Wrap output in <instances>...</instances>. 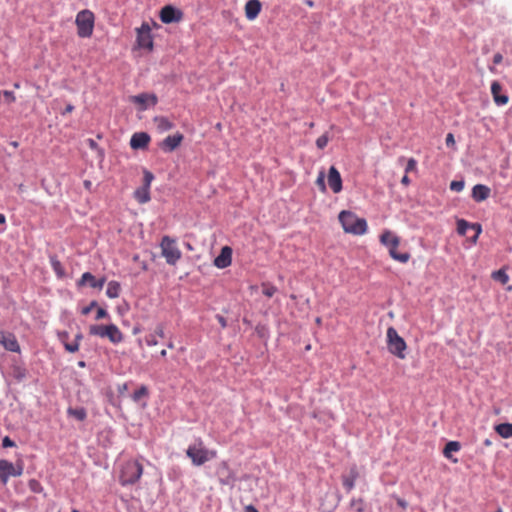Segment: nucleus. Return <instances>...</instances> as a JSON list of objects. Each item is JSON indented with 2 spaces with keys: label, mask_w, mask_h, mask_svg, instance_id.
Here are the masks:
<instances>
[{
  "label": "nucleus",
  "mask_w": 512,
  "mask_h": 512,
  "mask_svg": "<svg viewBox=\"0 0 512 512\" xmlns=\"http://www.w3.org/2000/svg\"><path fill=\"white\" fill-rule=\"evenodd\" d=\"M231 260H232V258H214L213 264L217 268L223 269V268H226L231 265V263H232Z\"/></svg>",
  "instance_id": "33"
},
{
  "label": "nucleus",
  "mask_w": 512,
  "mask_h": 512,
  "mask_svg": "<svg viewBox=\"0 0 512 512\" xmlns=\"http://www.w3.org/2000/svg\"><path fill=\"white\" fill-rule=\"evenodd\" d=\"M503 60V56L500 53H496L493 57V63L494 64H500Z\"/></svg>",
  "instance_id": "48"
},
{
  "label": "nucleus",
  "mask_w": 512,
  "mask_h": 512,
  "mask_svg": "<svg viewBox=\"0 0 512 512\" xmlns=\"http://www.w3.org/2000/svg\"><path fill=\"white\" fill-rule=\"evenodd\" d=\"M144 174V184H143V187H147L148 189H150V185L154 179V175L148 171V170H144L143 172Z\"/></svg>",
  "instance_id": "36"
},
{
  "label": "nucleus",
  "mask_w": 512,
  "mask_h": 512,
  "mask_svg": "<svg viewBox=\"0 0 512 512\" xmlns=\"http://www.w3.org/2000/svg\"><path fill=\"white\" fill-rule=\"evenodd\" d=\"M182 141L183 135L181 133L169 135L163 140L162 148L166 151L172 152L181 144Z\"/></svg>",
  "instance_id": "18"
},
{
  "label": "nucleus",
  "mask_w": 512,
  "mask_h": 512,
  "mask_svg": "<svg viewBox=\"0 0 512 512\" xmlns=\"http://www.w3.org/2000/svg\"><path fill=\"white\" fill-rule=\"evenodd\" d=\"M96 304H97V303H96L95 301H92V302L90 303V305H88V306H86V307H84V308L82 309V314H83V315H87V314H89V313H90V311L92 310V308L96 306Z\"/></svg>",
  "instance_id": "47"
},
{
  "label": "nucleus",
  "mask_w": 512,
  "mask_h": 512,
  "mask_svg": "<svg viewBox=\"0 0 512 512\" xmlns=\"http://www.w3.org/2000/svg\"><path fill=\"white\" fill-rule=\"evenodd\" d=\"M106 279L101 277L96 279L90 272H85L79 281L80 285L89 284L90 287L96 289H102L105 284Z\"/></svg>",
  "instance_id": "16"
},
{
  "label": "nucleus",
  "mask_w": 512,
  "mask_h": 512,
  "mask_svg": "<svg viewBox=\"0 0 512 512\" xmlns=\"http://www.w3.org/2000/svg\"><path fill=\"white\" fill-rule=\"evenodd\" d=\"M81 339H82V334H80V333H79V334H77V335L75 336V341H78V342H79Z\"/></svg>",
  "instance_id": "60"
},
{
  "label": "nucleus",
  "mask_w": 512,
  "mask_h": 512,
  "mask_svg": "<svg viewBox=\"0 0 512 512\" xmlns=\"http://www.w3.org/2000/svg\"><path fill=\"white\" fill-rule=\"evenodd\" d=\"M162 256H180L181 252L177 248V241L170 236H164L160 243Z\"/></svg>",
  "instance_id": "11"
},
{
  "label": "nucleus",
  "mask_w": 512,
  "mask_h": 512,
  "mask_svg": "<svg viewBox=\"0 0 512 512\" xmlns=\"http://www.w3.org/2000/svg\"><path fill=\"white\" fill-rule=\"evenodd\" d=\"M154 123L160 132H165L173 127V123L164 116H157L154 118Z\"/></svg>",
  "instance_id": "23"
},
{
  "label": "nucleus",
  "mask_w": 512,
  "mask_h": 512,
  "mask_svg": "<svg viewBox=\"0 0 512 512\" xmlns=\"http://www.w3.org/2000/svg\"><path fill=\"white\" fill-rule=\"evenodd\" d=\"M316 185L318 186L319 190L323 193L326 192V185H325V173L323 170H321L318 174V177L316 179Z\"/></svg>",
  "instance_id": "34"
},
{
  "label": "nucleus",
  "mask_w": 512,
  "mask_h": 512,
  "mask_svg": "<svg viewBox=\"0 0 512 512\" xmlns=\"http://www.w3.org/2000/svg\"><path fill=\"white\" fill-rule=\"evenodd\" d=\"M74 110V106L72 104H68L63 112V114L65 113H71L72 111Z\"/></svg>",
  "instance_id": "55"
},
{
  "label": "nucleus",
  "mask_w": 512,
  "mask_h": 512,
  "mask_svg": "<svg viewBox=\"0 0 512 512\" xmlns=\"http://www.w3.org/2000/svg\"><path fill=\"white\" fill-rule=\"evenodd\" d=\"M416 167H417V162L414 158H410L407 162V165H406V168H405V172L406 174L408 172H411V171H414L416 170Z\"/></svg>",
  "instance_id": "40"
},
{
  "label": "nucleus",
  "mask_w": 512,
  "mask_h": 512,
  "mask_svg": "<svg viewBox=\"0 0 512 512\" xmlns=\"http://www.w3.org/2000/svg\"><path fill=\"white\" fill-rule=\"evenodd\" d=\"M52 266L58 276L61 277L64 275L63 269L61 268L60 262L58 260H55L54 258H52Z\"/></svg>",
  "instance_id": "41"
},
{
  "label": "nucleus",
  "mask_w": 512,
  "mask_h": 512,
  "mask_svg": "<svg viewBox=\"0 0 512 512\" xmlns=\"http://www.w3.org/2000/svg\"><path fill=\"white\" fill-rule=\"evenodd\" d=\"M143 474V466L136 460L126 461L120 469L119 482L122 486L133 485Z\"/></svg>",
  "instance_id": "3"
},
{
  "label": "nucleus",
  "mask_w": 512,
  "mask_h": 512,
  "mask_svg": "<svg viewBox=\"0 0 512 512\" xmlns=\"http://www.w3.org/2000/svg\"><path fill=\"white\" fill-rule=\"evenodd\" d=\"M108 317V312L104 308H98L96 313V320Z\"/></svg>",
  "instance_id": "44"
},
{
  "label": "nucleus",
  "mask_w": 512,
  "mask_h": 512,
  "mask_svg": "<svg viewBox=\"0 0 512 512\" xmlns=\"http://www.w3.org/2000/svg\"><path fill=\"white\" fill-rule=\"evenodd\" d=\"M327 181L333 193L338 194L342 191V178L336 167L331 166L329 168Z\"/></svg>",
  "instance_id": "12"
},
{
  "label": "nucleus",
  "mask_w": 512,
  "mask_h": 512,
  "mask_svg": "<svg viewBox=\"0 0 512 512\" xmlns=\"http://www.w3.org/2000/svg\"><path fill=\"white\" fill-rule=\"evenodd\" d=\"M216 319L218 320L221 327L225 328L227 326L226 319L222 315H217Z\"/></svg>",
  "instance_id": "49"
},
{
  "label": "nucleus",
  "mask_w": 512,
  "mask_h": 512,
  "mask_svg": "<svg viewBox=\"0 0 512 512\" xmlns=\"http://www.w3.org/2000/svg\"><path fill=\"white\" fill-rule=\"evenodd\" d=\"M484 444H485L486 446H490V445L492 444V442H491L489 439H486V440L484 441Z\"/></svg>",
  "instance_id": "61"
},
{
  "label": "nucleus",
  "mask_w": 512,
  "mask_h": 512,
  "mask_svg": "<svg viewBox=\"0 0 512 512\" xmlns=\"http://www.w3.org/2000/svg\"><path fill=\"white\" fill-rule=\"evenodd\" d=\"M502 86L498 81H493L491 84V93L494 99V102L497 105H506L508 103V96L505 94H501Z\"/></svg>",
  "instance_id": "17"
},
{
  "label": "nucleus",
  "mask_w": 512,
  "mask_h": 512,
  "mask_svg": "<svg viewBox=\"0 0 512 512\" xmlns=\"http://www.w3.org/2000/svg\"><path fill=\"white\" fill-rule=\"evenodd\" d=\"M23 473L22 465H14L12 462L1 459L0 460V480L5 485L10 477H18Z\"/></svg>",
  "instance_id": "7"
},
{
  "label": "nucleus",
  "mask_w": 512,
  "mask_h": 512,
  "mask_svg": "<svg viewBox=\"0 0 512 512\" xmlns=\"http://www.w3.org/2000/svg\"><path fill=\"white\" fill-rule=\"evenodd\" d=\"M232 255V248L229 246H224L221 249V253L219 256H231Z\"/></svg>",
  "instance_id": "46"
},
{
  "label": "nucleus",
  "mask_w": 512,
  "mask_h": 512,
  "mask_svg": "<svg viewBox=\"0 0 512 512\" xmlns=\"http://www.w3.org/2000/svg\"><path fill=\"white\" fill-rule=\"evenodd\" d=\"M262 10L260 0H248L244 6L245 17L249 21L255 20Z\"/></svg>",
  "instance_id": "13"
},
{
  "label": "nucleus",
  "mask_w": 512,
  "mask_h": 512,
  "mask_svg": "<svg viewBox=\"0 0 512 512\" xmlns=\"http://www.w3.org/2000/svg\"><path fill=\"white\" fill-rule=\"evenodd\" d=\"M396 260H399L402 263H406L409 258H395Z\"/></svg>",
  "instance_id": "59"
},
{
  "label": "nucleus",
  "mask_w": 512,
  "mask_h": 512,
  "mask_svg": "<svg viewBox=\"0 0 512 512\" xmlns=\"http://www.w3.org/2000/svg\"><path fill=\"white\" fill-rule=\"evenodd\" d=\"M148 395V389L146 386L142 385L140 386L136 391H134L132 395V399L135 402L140 401L143 397H146Z\"/></svg>",
  "instance_id": "32"
},
{
  "label": "nucleus",
  "mask_w": 512,
  "mask_h": 512,
  "mask_svg": "<svg viewBox=\"0 0 512 512\" xmlns=\"http://www.w3.org/2000/svg\"><path fill=\"white\" fill-rule=\"evenodd\" d=\"M95 16L92 11L85 9L76 15L77 34L81 38H89L93 34Z\"/></svg>",
  "instance_id": "4"
},
{
  "label": "nucleus",
  "mask_w": 512,
  "mask_h": 512,
  "mask_svg": "<svg viewBox=\"0 0 512 512\" xmlns=\"http://www.w3.org/2000/svg\"><path fill=\"white\" fill-rule=\"evenodd\" d=\"M276 292V288L270 285L263 286V294L267 297H272Z\"/></svg>",
  "instance_id": "39"
},
{
  "label": "nucleus",
  "mask_w": 512,
  "mask_h": 512,
  "mask_svg": "<svg viewBox=\"0 0 512 512\" xmlns=\"http://www.w3.org/2000/svg\"><path fill=\"white\" fill-rule=\"evenodd\" d=\"M120 284L116 281H110L107 285L106 295L111 298H117L120 294Z\"/></svg>",
  "instance_id": "27"
},
{
  "label": "nucleus",
  "mask_w": 512,
  "mask_h": 512,
  "mask_svg": "<svg viewBox=\"0 0 512 512\" xmlns=\"http://www.w3.org/2000/svg\"><path fill=\"white\" fill-rule=\"evenodd\" d=\"M308 6L312 7L314 4H313V1L309 0L306 2Z\"/></svg>",
  "instance_id": "63"
},
{
  "label": "nucleus",
  "mask_w": 512,
  "mask_h": 512,
  "mask_svg": "<svg viewBox=\"0 0 512 512\" xmlns=\"http://www.w3.org/2000/svg\"><path fill=\"white\" fill-rule=\"evenodd\" d=\"M186 455L191 459L193 465L201 466L216 457V451L205 447L202 440L188 446Z\"/></svg>",
  "instance_id": "1"
},
{
  "label": "nucleus",
  "mask_w": 512,
  "mask_h": 512,
  "mask_svg": "<svg viewBox=\"0 0 512 512\" xmlns=\"http://www.w3.org/2000/svg\"><path fill=\"white\" fill-rule=\"evenodd\" d=\"M64 346H65V349L68 351V352H71V353H74V352H77L79 350V344H78V341H74V342H71V343H64Z\"/></svg>",
  "instance_id": "38"
},
{
  "label": "nucleus",
  "mask_w": 512,
  "mask_h": 512,
  "mask_svg": "<svg viewBox=\"0 0 512 512\" xmlns=\"http://www.w3.org/2000/svg\"><path fill=\"white\" fill-rule=\"evenodd\" d=\"M464 188V182L463 181H452L450 183V189L455 192H461Z\"/></svg>",
  "instance_id": "37"
},
{
  "label": "nucleus",
  "mask_w": 512,
  "mask_h": 512,
  "mask_svg": "<svg viewBox=\"0 0 512 512\" xmlns=\"http://www.w3.org/2000/svg\"><path fill=\"white\" fill-rule=\"evenodd\" d=\"M491 277L493 278V280L501 283V284H506L509 280V276L507 275L505 269H499L497 271H494L491 275Z\"/></svg>",
  "instance_id": "31"
},
{
  "label": "nucleus",
  "mask_w": 512,
  "mask_h": 512,
  "mask_svg": "<svg viewBox=\"0 0 512 512\" xmlns=\"http://www.w3.org/2000/svg\"><path fill=\"white\" fill-rule=\"evenodd\" d=\"M495 431L505 439L512 438V423H501L495 427Z\"/></svg>",
  "instance_id": "26"
},
{
  "label": "nucleus",
  "mask_w": 512,
  "mask_h": 512,
  "mask_svg": "<svg viewBox=\"0 0 512 512\" xmlns=\"http://www.w3.org/2000/svg\"><path fill=\"white\" fill-rule=\"evenodd\" d=\"M147 344L149 346H155L158 344V341L154 337H151V338L147 339Z\"/></svg>",
  "instance_id": "51"
},
{
  "label": "nucleus",
  "mask_w": 512,
  "mask_h": 512,
  "mask_svg": "<svg viewBox=\"0 0 512 512\" xmlns=\"http://www.w3.org/2000/svg\"><path fill=\"white\" fill-rule=\"evenodd\" d=\"M339 221L345 232L354 235H362L367 230V222L350 211H342L339 214Z\"/></svg>",
  "instance_id": "2"
},
{
  "label": "nucleus",
  "mask_w": 512,
  "mask_h": 512,
  "mask_svg": "<svg viewBox=\"0 0 512 512\" xmlns=\"http://www.w3.org/2000/svg\"><path fill=\"white\" fill-rule=\"evenodd\" d=\"M137 46L141 49H146L149 52L154 48L153 37L151 34V27L147 22H143L142 25L136 29Z\"/></svg>",
  "instance_id": "6"
},
{
  "label": "nucleus",
  "mask_w": 512,
  "mask_h": 512,
  "mask_svg": "<svg viewBox=\"0 0 512 512\" xmlns=\"http://www.w3.org/2000/svg\"><path fill=\"white\" fill-rule=\"evenodd\" d=\"M108 325H92L89 328V333L94 336L105 338Z\"/></svg>",
  "instance_id": "29"
},
{
  "label": "nucleus",
  "mask_w": 512,
  "mask_h": 512,
  "mask_svg": "<svg viewBox=\"0 0 512 512\" xmlns=\"http://www.w3.org/2000/svg\"><path fill=\"white\" fill-rule=\"evenodd\" d=\"M445 141H446L447 146H451V147L455 146V139H454V135L452 133L447 134Z\"/></svg>",
  "instance_id": "45"
},
{
  "label": "nucleus",
  "mask_w": 512,
  "mask_h": 512,
  "mask_svg": "<svg viewBox=\"0 0 512 512\" xmlns=\"http://www.w3.org/2000/svg\"><path fill=\"white\" fill-rule=\"evenodd\" d=\"M78 365H79L80 367H84V366H85V362H84V361H80V362L78 363Z\"/></svg>",
  "instance_id": "64"
},
{
  "label": "nucleus",
  "mask_w": 512,
  "mask_h": 512,
  "mask_svg": "<svg viewBox=\"0 0 512 512\" xmlns=\"http://www.w3.org/2000/svg\"><path fill=\"white\" fill-rule=\"evenodd\" d=\"M0 345L11 352H20V345L14 334L0 330Z\"/></svg>",
  "instance_id": "10"
},
{
  "label": "nucleus",
  "mask_w": 512,
  "mask_h": 512,
  "mask_svg": "<svg viewBox=\"0 0 512 512\" xmlns=\"http://www.w3.org/2000/svg\"><path fill=\"white\" fill-rule=\"evenodd\" d=\"M155 333L158 336H160L161 338H163L164 337V328H163V326H161V325L157 326L156 329H155Z\"/></svg>",
  "instance_id": "50"
},
{
  "label": "nucleus",
  "mask_w": 512,
  "mask_h": 512,
  "mask_svg": "<svg viewBox=\"0 0 512 512\" xmlns=\"http://www.w3.org/2000/svg\"><path fill=\"white\" fill-rule=\"evenodd\" d=\"M134 198L140 203L144 204L150 201V189L147 187H139L134 192Z\"/></svg>",
  "instance_id": "24"
},
{
  "label": "nucleus",
  "mask_w": 512,
  "mask_h": 512,
  "mask_svg": "<svg viewBox=\"0 0 512 512\" xmlns=\"http://www.w3.org/2000/svg\"><path fill=\"white\" fill-rule=\"evenodd\" d=\"M130 101L141 106V110H145L148 104L155 105L157 97L154 94L142 93L130 97Z\"/></svg>",
  "instance_id": "14"
},
{
  "label": "nucleus",
  "mask_w": 512,
  "mask_h": 512,
  "mask_svg": "<svg viewBox=\"0 0 512 512\" xmlns=\"http://www.w3.org/2000/svg\"><path fill=\"white\" fill-rule=\"evenodd\" d=\"M460 450V444L457 441H450L446 444L444 448V456L448 459H451V453L457 452Z\"/></svg>",
  "instance_id": "30"
},
{
  "label": "nucleus",
  "mask_w": 512,
  "mask_h": 512,
  "mask_svg": "<svg viewBox=\"0 0 512 512\" xmlns=\"http://www.w3.org/2000/svg\"><path fill=\"white\" fill-rule=\"evenodd\" d=\"M59 338L60 340L63 342V343H66V339L68 338V333L67 332H62L59 334Z\"/></svg>",
  "instance_id": "53"
},
{
  "label": "nucleus",
  "mask_w": 512,
  "mask_h": 512,
  "mask_svg": "<svg viewBox=\"0 0 512 512\" xmlns=\"http://www.w3.org/2000/svg\"><path fill=\"white\" fill-rule=\"evenodd\" d=\"M150 142V136L145 132L134 133L130 139L133 149H145Z\"/></svg>",
  "instance_id": "15"
},
{
  "label": "nucleus",
  "mask_w": 512,
  "mask_h": 512,
  "mask_svg": "<svg viewBox=\"0 0 512 512\" xmlns=\"http://www.w3.org/2000/svg\"><path fill=\"white\" fill-rule=\"evenodd\" d=\"M105 338H108L113 344H118L123 340V334L115 324H109Z\"/></svg>",
  "instance_id": "21"
},
{
  "label": "nucleus",
  "mask_w": 512,
  "mask_h": 512,
  "mask_svg": "<svg viewBox=\"0 0 512 512\" xmlns=\"http://www.w3.org/2000/svg\"><path fill=\"white\" fill-rule=\"evenodd\" d=\"M166 259H167L168 264H170V265H175L178 260V258H166Z\"/></svg>",
  "instance_id": "56"
},
{
  "label": "nucleus",
  "mask_w": 512,
  "mask_h": 512,
  "mask_svg": "<svg viewBox=\"0 0 512 512\" xmlns=\"http://www.w3.org/2000/svg\"><path fill=\"white\" fill-rule=\"evenodd\" d=\"M166 355H167L166 350H162V351L160 352V356H161V357H165Z\"/></svg>",
  "instance_id": "62"
},
{
  "label": "nucleus",
  "mask_w": 512,
  "mask_h": 512,
  "mask_svg": "<svg viewBox=\"0 0 512 512\" xmlns=\"http://www.w3.org/2000/svg\"><path fill=\"white\" fill-rule=\"evenodd\" d=\"M246 512H259L256 508H254L253 506H248L246 508Z\"/></svg>",
  "instance_id": "57"
},
{
  "label": "nucleus",
  "mask_w": 512,
  "mask_h": 512,
  "mask_svg": "<svg viewBox=\"0 0 512 512\" xmlns=\"http://www.w3.org/2000/svg\"><path fill=\"white\" fill-rule=\"evenodd\" d=\"M381 243L388 247L390 256H408L407 254H397L396 250L399 245V238L390 231H385L380 237Z\"/></svg>",
  "instance_id": "9"
},
{
  "label": "nucleus",
  "mask_w": 512,
  "mask_h": 512,
  "mask_svg": "<svg viewBox=\"0 0 512 512\" xmlns=\"http://www.w3.org/2000/svg\"><path fill=\"white\" fill-rule=\"evenodd\" d=\"M25 377V371L24 370H19L16 374V378L18 380H22L23 378Z\"/></svg>",
  "instance_id": "54"
},
{
  "label": "nucleus",
  "mask_w": 512,
  "mask_h": 512,
  "mask_svg": "<svg viewBox=\"0 0 512 512\" xmlns=\"http://www.w3.org/2000/svg\"><path fill=\"white\" fill-rule=\"evenodd\" d=\"M67 413L69 416L74 417L78 421L85 420L87 413L84 408H68Z\"/></svg>",
  "instance_id": "28"
},
{
  "label": "nucleus",
  "mask_w": 512,
  "mask_h": 512,
  "mask_svg": "<svg viewBox=\"0 0 512 512\" xmlns=\"http://www.w3.org/2000/svg\"><path fill=\"white\" fill-rule=\"evenodd\" d=\"M1 93H2V95L5 97V99H6L9 103H12V102H14V101L16 100V98H15V96H14V93H13V92H11V91H7V90H5V91H3V92H1Z\"/></svg>",
  "instance_id": "42"
},
{
  "label": "nucleus",
  "mask_w": 512,
  "mask_h": 512,
  "mask_svg": "<svg viewBox=\"0 0 512 512\" xmlns=\"http://www.w3.org/2000/svg\"><path fill=\"white\" fill-rule=\"evenodd\" d=\"M401 183L405 186L409 185L410 184V179L407 175H404L401 179Z\"/></svg>",
  "instance_id": "52"
},
{
  "label": "nucleus",
  "mask_w": 512,
  "mask_h": 512,
  "mask_svg": "<svg viewBox=\"0 0 512 512\" xmlns=\"http://www.w3.org/2000/svg\"><path fill=\"white\" fill-rule=\"evenodd\" d=\"M489 194L490 188L482 184H477L472 189V197L477 202L484 201L489 197Z\"/></svg>",
  "instance_id": "20"
},
{
  "label": "nucleus",
  "mask_w": 512,
  "mask_h": 512,
  "mask_svg": "<svg viewBox=\"0 0 512 512\" xmlns=\"http://www.w3.org/2000/svg\"><path fill=\"white\" fill-rule=\"evenodd\" d=\"M220 481L222 484L230 485L234 482L235 477L228 468L226 462H222L217 470Z\"/></svg>",
  "instance_id": "19"
},
{
  "label": "nucleus",
  "mask_w": 512,
  "mask_h": 512,
  "mask_svg": "<svg viewBox=\"0 0 512 512\" xmlns=\"http://www.w3.org/2000/svg\"><path fill=\"white\" fill-rule=\"evenodd\" d=\"M357 477L358 471L355 466L350 469L347 475L343 476V486L348 492L354 488Z\"/></svg>",
  "instance_id": "22"
},
{
  "label": "nucleus",
  "mask_w": 512,
  "mask_h": 512,
  "mask_svg": "<svg viewBox=\"0 0 512 512\" xmlns=\"http://www.w3.org/2000/svg\"><path fill=\"white\" fill-rule=\"evenodd\" d=\"M328 142H329L328 135L327 134H323V135H321L320 137L317 138L316 146L319 149H324L327 146Z\"/></svg>",
  "instance_id": "35"
},
{
  "label": "nucleus",
  "mask_w": 512,
  "mask_h": 512,
  "mask_svg": "<svg viewBox=\"0 0 512 512\" xmlns=\"http://www.w3.org/2000/svg\"><path fill=\"white\" fill-rule=\"evenodd\" d=\"M5 222H6L5 215L0 213V224H5Z\"/></svg>",
  "instance_id": "58"
},
{
  "label": "nucleus",
  "mask_w": 512,
  "mask_h": 512,
  "mask_svg": "<svg viewBox=\"0 0 512 512\" xmlns=\"http://www.w3.org/2000/svg\"><path fill=\"white\" fill-rule=\"evenodd\" d=\"M160 20L165 24L180 22L183 18V12L171 5H166L160 10Z\"/></svg>",
  "instance_id": "8"
},
{
  "label": "nucleus",
  "mask_w": 512,
  "mask_h": 512,
  "mask_svg": "<svg viewBox=\"0 0 512 512\" xmlns=\"http://www.w3.org/2000/svg\"><path fill=\"white\" fill-rule=\"evenodd\" d=\"M2 446L4 448L14 447L15 446V442L12 439H10V437L5 436L3 438V440H2Z\"/></svg>",
  "instance_id": "43"
},
{
  "label": "nucleus",
  "mask_w": 512,
  "mask_h": 512,
  "mask_svg": "<svg viewBox=\"0 0 512 512\" xmlns=\"http://www.w3.org/2000/svg\"><path fill=\"white\" fill-rule=\"evenodd\" d=\"M386 336L388 351L399 359H404L406 357L405 350L407 348L405 340L398 334L394 327L387 329Z\"/></svg>",
  "instance_id": "5"
},
{
  "label": "nucleus",
  "mask_w": 512,
  "mask_h": 512,
  "mask_svg": "<svg viewBox=\"0 0 512 512\" xmlns=\"http://www.w3.org/2000/svg\"><path fill=\"white\" fill-rule=\"evenodd\" d=\"M469 228L475 230V236H477L480 233V231H481L479 225H470L465 220H459L457 222V231H458L459 234L465 235Z\"/></svg>",
  "instance_id": "25"
}]
</instances>
